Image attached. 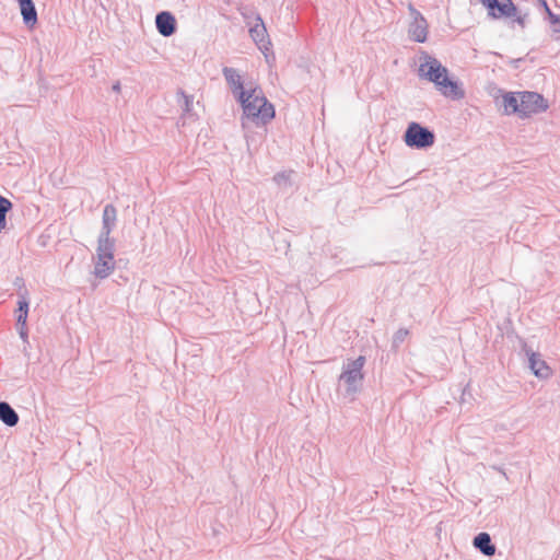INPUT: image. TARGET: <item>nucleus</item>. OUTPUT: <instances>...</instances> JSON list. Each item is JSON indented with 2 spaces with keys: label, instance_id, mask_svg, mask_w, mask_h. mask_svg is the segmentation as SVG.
<instances>
[{
  "label": "nucleus",
  "instance_id": "f257e3e1",
  "mask_svg": "<svg viewBox=\"0 0 560 560\" xmlns=\"http://www.w3.org/2000/svg\"><path fill=\"white\" fill-rule=\"evenodd\" d=\"M502 107L505 114H517L521 117H528L545 112L548 103L535 92L505 93L502 96Z\"/></svg>",
  "mask_w": 560,
  "mask_h": 560
},
{
  "label": "nucleus",
  "instance_id": "f03ea898",
  "mask_svg": "<svg viewBox=\"0 0 560 560\" xmlns=\"http://www.w3.org/2000/svg\"><path fill=\"white\" fill-rule=\"evenodd\" d=\"M238 101L244 115L256 124L266 125L275 118V107L267 101L259 88H253L241 93Z\"/></svg>",
  "mask_w": 560,
  "mask_h": 560
},
{
  "label": "nucleus",
  "instance_id": "7ed1b4c3",
  "mask_svg": "<svg viewBox=\"0 0 560 560\" xmlns=\"http://www.w3.org/2000/svg\"><path fill=\"white\" fill-rule=\"evenodd\" d=\"M115 268L114 242L109 237H101L97 246V256L95 262V275L100 278H106Z\"/></svg>",
  "mask_w": 560,
  "mask_h": 560
},
{
  "label": "nucleus",
  "instance_id": "20e7f679",
  "mask_svg": "<svg viewBox=\"0 0 560 560\" xmlns=\"http://www.w3.org/2000/svg\"><path fill=\"white\" fill-rule=\"evenodd\" d=\"M434 135L429 129L423 128L417 122L409 124L404 140L411 148H428L434 143Z\"/></svg>",
  "mask_w": 560,
  "mask_h": 560
},
{
  "label": "nucleus",
  "instance_id": "39448f33",
  "mask_svg": "<svg viewBox=\"0 0 560 560\" xmlns=\"http://www.w3.org/2000/svg\"><path fill=\"white\" fill-rule=\"evenodd\" d=\"M431 82H433L439 92L447 98L462 100L465 95L462 85L448 77V71L445 67L441 75H435V79Z\"/></svg>",
  "mask_w": 560,
  "mask_h": 560
},
{
  "label": "nucleus",
  "instance_id": "423d86ee",
  "mask_svg": "<svg viewBox=\"0 0 560 560\" xmlns=\"http://www.w3.org/2000/svg\"><path fill=\"white\" fill-rule=\"evenodd\" d=\"M494 19L513 16L516 12L511 0H479Z\"/></svg>",
  "mask_w": 560,
  "mask_h": 560
},
{
  "label": "nucleus",
  "instance_id": "0eeeda50",
  "mask_svg": "<svg viewBox=\"0 0 560 560\" xmlns=\"http://www.w3.org/2000/svg\"><path fill=\"white\" fill-rule=\"evenodd\" d=\"M365 363L364 357H359L354 361L350 362L343 373L341 374V378L348 384L350 388H355L357 385L362 381L363 373L362 369Z\"/></svg>",
  "mask_w": 560,
  "mask_h": 560
},
{
  "label": "nucleus",
  "instance_id": "6e6552de",
  "mask_svg": "<svg viewBox=\"0 0 560 560\" xmlns=\"http://www.w3.org/2000/svg\"><path fill=\"white\" fill-rule=\"evenodd\" d=\"M442 71H444V67L439 60L432 57H425L419 67L420 74L429 81L435 79V75H441Z\"/></svg>",
  "mask_w": 560,
  "mask_h": 560
},
{
  "label": "nucleus",
  "instance_id": "1a4fd4ad",
  "mask_svg": "<svg viewBox=\"0 0 560 560\" xmlns=\"http://www.w3.org/2000/svg\"><path fill=\"white\" fill-rule=\"evenodd\" d=\"M156 28L163 36H171L175 32L176 20L170 12H161L155 19Z\"/></svg>",
  "mask_w": 560,
  "mask_h": 560
},
{
  "label": "nucleus",
  "instance_id": "9d476101",
  "mask_svg": "<svg viewBox=\"0 0 560 560\" xmlns=\"http://www.w3.org/2000/svg\"><path fill=\"white\" fill-rule=\"evenodd\" d=\"M529 366L533 373L539 378H548L552 375L551 368L542 359H540L538 353H530Z\"/></svg>",
  "mask_w": 560,
  "mask_h": 560
},
{
  "label": "nucleus",
  "instance_id": "9b49d317",
  "mask_svg": "<svg viewBox=\"0 0 560 560\" xmlns=\"http://www.w3.org/2000/svg\"><path fill=\"white\" fill-rule=\"evenodd\" d=\"M223 74H224L228 83L230 84L233 93L237 96V98L241 97V93L247 92L244 90L241 75L237 73L236 70H234L232 68H224Z\"/></svg>",
  "mask_w": 560,
  "mask_h": 560
},
{
  "label": "nucleus",
  "instance_id": "f8f14e48",
  "mask_svg": "<svg viewBox=\"0 0 560 560\" xmlns=\"http://www.w3.org/2000/svg\"><path fill=\"white\" fill-rule=\"evenodd\" d=\"M21 14L26 24L35 25L37 22V13L32 0H18Z\"/></svg>",
  "mask_w": 560,
  "mask_h": 560
},
{
  "label": "nucleus",
  "instance_id": "ddd939ff",
  "mask_svg": "<svg viewBox=\"0 0 560 560\" xmlns=\"http://www.w3.org/2000/svg\"><path fill=\"white\" fill-rule=\"evenodd\" d=\"M117 219V211L113 205H107L103 212V230L104 236L109 237V234L115 225Z\"/></svg>",
  "mask_w": 560,
  "mask_h": 560
},
{
  "label": "nucleus",
  "instance_id": "4468645a",
  "mask_svg": "<svg viewBox=\"0 0 560 560\" xmlns=\"http://www.w3.org/2000/svg\"><path fill=\"white\" fill-rule=\"evenodd\" d=\"M474 546L486 556H493L495 553V547L491 544V538L487 533L478 534L474 539Z\"/></svg>",
  "mask_w": 560,
  "mask_h": 560
},
{
  "label": "nucleus",
  "instance_id": "2eb2a0df",
  "mask_svg": "<svg viewBox=\"0 0 560 560\" xmlns=\"http://www.w3.org/2000/svg\"><path fill=\"white\" fill-rule=\"evenodd\" d=\"M0 419L9 427H13L19 421L18 413L8 402H0Z\"/></svg>",
  "mask_w": 560,
  "mask_h": 560
},
{
  "label": "nucleus",
  "instance_id": "dca6fc26",
  "mask_svg": "<svg viewBox=\"0 0 560 560\" xmlns=\"http://www.w3.org/2000/svg\"><path fill=\"white\" fill-rule=\"evenodd\" d=\"M19 314H18V324L21 325V335L24 336V327L26 324L27 312H28V303L25 300L19 302Z\"/></svg>",
  "mask_w": 560,
  "mask_h": 560
},
{
  "label": "nucleus",
  "instance_id": "f3484780",
  "mask_svg": "<svg viewBox=\"0 0 560 560\" xmlns=\"http://www.w3.org/2000/svg\"><path fill=\"white\" fill-rule=\"evenodd\" d=\"M12 208V202L0 196V231L5 226V215Z\"/></svg>",
  "mask_w": 560,
  "mask_h": 560
},
{
  "label": "nucleus",
  "instance_id": "a211bd4d",
  "mask_svg": "<svg viewBox=\"0 0 560 560\" xmlns=\"http://www.w3.org/2000/svg\"><path fill=\"white\" fill-rule=\"evenodd\" d=\"M412 37L415 40L419 42V43H422L427 38V31L424 27H421V26H418L416 27V30L412 32Z\"/></svg>",
  "mask_w": 560,
  "mask_h": 560
},
{
  "label": "nucleus",
  "instance_id": "6ab92c4d",
  "mask_svg": "<svg viewBox=\"0 0 560 560\" xmlns=\"http://www.w3.org/2000/svg\"><path fill=\"white\" fill-rule=\"evenodd\" d=\"M250 35L256 42H262L265 37L264 26H256L250 30Z\"/></svg>",
  "mask_w": 560,
  "mask_h": 560
},
{
  "label": "nucleus",
  "instance_id": "aec40b11",
  "mask_svg": "<svg viewBox=\"0 0 560 560\" xmlns=\"http://www.w3.org/2000/svg\"><path fill=\"white\" fill-rule=\"evenodd\" d=\"M548 16L550 23L555 26V31L560 32V15H556L551 12V10H548Z\"/></svg>",
  "mask_w": 560,
  "mask_h": 560
},
{
  "label": "nucleus",
  "instance_id": "412c9836",
  "mask_svg": "<svg viewBox=\"0 0 560 560\" xmlns=\"http://www.w3.org/2000/svg\"><path fill=\"white\" fill-rule=\"evenodd\" d=\"M541 7L545 8L547 13H548V10H550L548 4H547V2H546V0H541Z\"/></svg>",
  "mask_w": 560,
  "mask_h": 560
},
{
  "label": "nucleus",
  "instance_id": "4be33fe9",
  "mask_svg": "<svg viewBox=\"0 0 560 560\" xmlns=\"http://www.w3.org/2000/svg\"><path fill=\"white\" fill-rule=\"evenodd\" d=\"M541 7L545 8L547 13H548V10H550L548 4H547V2H546V0H541Z\"/></svg>",
  "mask_w": 560,
  "mask_h": 560
},
{
  "label": "nucleus",
  "instance_id": "5701e85b",
  "mask_svg": "<svg viewBox=\"0 0 560 560\" xmlns=\"http://www.w3.org/2000/svg\"><path fill=\"white\" fill-rule=\"evenodd\" d=\"M114 90H117V91H118V90H119V85H118V84H117V85H114Z\"/></svg>",
  "mask_w": 560,
  "mask_h": 560
}]
</instances>
